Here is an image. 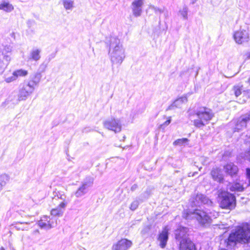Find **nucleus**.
Masks as SVG:
<instances>
[{"instance_id": "obj_23", "label": "nucleus", "mask_w": 250, "mask_h": 250, "mask_svg": "<svg viewBox=\"0 0 250 250\" xmlns=\"http://www.w3.org/2000/svg\"><path fill=\"white\" fill-rule=\"evenodd\" d=\"M41 50L38 48H34L30 52L28 59L29 61H38L41 59L40 53Z\"/></svg>"}, {"instance_id": "obj_51", "label": "nucleus", "mask_w": 250, "mask_h": 250, "mask_svg": "<svg viewBox=\"0 0 250 250\" xmlns=\"http://www.w3.org/2000/svg\"><path fill=\"white\" fill-rule=\"evenodd\" d=\"M177 163H181V161H177Z\"/></svg>"}, {"instance_id": "obj_47", "label": "nucleus", "mask_w": 250, "mask_h": 250, "mask_svg": "<svg viewBox=\"0 0 250 250\" xmlns=\"http://www.w3.org/2000/svg\"><path fill=\"white\" fill-rule=\"evenodd\" d=\"M0 250H5V249L3 247H1L0 248Z\"/></svg>"}, {"instance_id": "obj_50", "label": "nucleus", "mask_w": 250, "mask_h": 250, "mask_svg": "<svg viewBox=\"0 0 250 250\" xmlns=\"http://www.w3.org/2000/svg\"><path fill=\"white\" fill-rule=\"evenodd\" d=\"M85 130H86V128H85V129L83 131V132H86V131Z\"/></svg>"}, {"instance_id": "obj_25", "label": "nucleus", "mask_w": 250, "mask_h": 250, "mask_svg": "<svg viewBox=\"0 0 250 250\" xmlns=\"http://www.w3.org/2000/svg\"><path fill=\"white\" fill-rule=\"evenodd\" d=\"M13 5L10 3L7 0H2L0 3V10L7 13H10L14 10Z\"/></svg>"}, {"instance_id": "obj_44", "label": "nucleus", "mask_w": 250, "mask_h": 250, "mask_svg": "<svg viewBox=\"0 0 250 250\" xmlns=\"http://www.w3.org/2000/svg\"><path fill=\"white\" fill-rule=\"evenodd\" d=\"M73 250H86L83 248H78L77 249H75Z\"/></svg>"}, {"instance_id": "obj_24", "label": "nucleus", "mask_w": 250, "mask_h": 250, "mask_svg": "<svg viewBox=\"0 0 250 250\" xmlns=\"http://www.w3.org/2000/svg\"><path fill=\"white\" fill-rule=\"evenodd\" d=\"M211 175L214 181L219 183H223L224 177L220 169L218 168H213L211 171Z\"/></svg>"}, {"instance_id": "obj_4", "label": "nucleus", "mask_w": 250, "mask_h": 250, "mask_svg": "<svg viewBox=\"0 0 250 250\" xmlns=\"http://www.w3.org/2000/svg\"><path fill=\"white\" fill-rule=\"evenodd\" d=\"M195 114L198 119L194 120L193 124L197 128L205 126L214 116L212 110L206 107L199 108L196 111Z\"/></svg>"}, {"instance_id": "obj_52", "label": "nucleus", "mask_w": 250, "mask_h": 250, "mask_svg": "<svg viewBox=\"0 0 250 250\" xmlns=\"http://www.w3.org/2000/svg\"><path fill=\"white\" fill-rule=\"evenodd\" d=\"M249 58H250V55H249Z\"/></svg>"}, {"instance_id": "obj_34", "label": "nucleus", "mask_w": 250, "mask_h": 250, "mask_svg": "<svg viewBox=\"0 0 250 250\" xmlns=\"http://www.w3.org/2000/svg\"><path fill=\"white\" fill-rule=\"evenodd\" d=\"M188 142V140L187 138H182V139H178L176 140H175L173 144L174 145H184L185 144L187 143Z\"/></svg>"}, {"instance_id": "obj_11", "label": "nucleus", "mask_w": 250, "mask_h": 250, "mask_svg": "<svg viewBox=\"0 0 250 250\" xmlns=\"http://www.w3.org/2000/svg\"><path fill=\"white\" fill-rule=\"evenodd\" d=\"M46 65L43 63L42 64L40 68L42 69L41 72L37 71L34 74L31 75L29 77V81L26 83L28 84L29 86H30L34 90L35 86L38 85L40 83L41 78L42 77V72L45 71Z\"/></svg>"}, {"instance_id": "obj_16", "label": "nucleus", "mask_w": 250, "mask_h": 250, "mask_svg": "<svg viewBox=\"0 0 250 250\" xmlns=\"http://www.w3.org/2000/svg\"><path fill=\"white\" fill-rule=\"evenodd\" d=\"M169 229L167 226H165L162 232L158 235V240L160 242V246L161 248H165L167 245L168 239Z\"/></svg>"}, {"instance_id": "obj_21", "label": "nucleus", "mask_w": 250, "mask_h": 250, "mask_svg": "<svg viewBox=\"0 0 250 250\" xmlns=\"http://www.w3.org/2000/svg\"><path fill=\"white\" fill-rule=\"evenodd\" d=\"M67 202H61L56 208L51 211V214L54 216H61L62 215Z\"/></svg>"}, {"instance_id": "obj_49", "label": "nucleus", "mask_w": 250, "mask_h": 250, "mask_svg": "<svg viewBox=\"0 0 250 250\" xmlns=\"http://www.w3.org/2000/svg\"><path fill=\"white\" fill-rule=\"evenodd\" d=\"M219 250H226V249H220Z\"/></svg>"}, {"instance_id": "obj_29", "label": "nucleus", "mask_w": 250, "mask_h": 250, "mask_svg": "<svg viewBox=\"0 0 250 250\" xmlns=\"http://www.w3.org/2000/svg\"><path fill=\"white\" fill-rule=\"evenodd\" d=\"M63 5L66 10H72L74 7V1L72 0H63Z\"/></svg>"}, {"instance_id": "obj_30", "label": "nucleus", "mask_w": 250, "mask_h": 250, "mask_svg": "<svg viewBox=\"0 0 250 250\" xmlns=\"http://www.w3.org/2000/svg\"><path fill=\"white\" fill-rule=\"evenodd\" d=\"M150 194V190L146 189L144 192L140 195V196L138 197V199H139L140 202L142 203L149 198Z\"/></svg>"}, {"instance_id": "obj_14", "label": "nucleus", "mask_w": 250, "mask_h": 250, "mask_svg": "<svg viewBox=\"0 0 250 250\" xmlns=\"http://www.w3.org/2000/svg\"><path fill=\"white\" fill-rule=\"evenodd\" d=\"M144 0H134L131 4L132 14L135 17L141 16L143 11Z\"/></svg>"}, {"instance_id": "obj_40", "label": "nucleus", "mask_w": 250, "mask_h": 250, "mask_svg": "<svg viewBox=\"0 0 250 250\" xmlns=\"http://www.w3.org/2000/svg\"><path fill=\"white\" fill-rule=\"evenodd\" d=\"M170 122H171V119H170V118H169V119H168L166 121H165V123L161 125L164 126H167L170 123Z\"/></svg>"}, {"instance_id": "obj_3", "label": "nucleus", "mask_w": 250, "mask_h": 250, "mask_svg": "<svg viewBox=\"0 0 250 250\" xmlns=\"http://www.w3.org/2000/svg\"><path fill=\"white\" fill-rule=\"evenodd\" d=\"M209 209L204 210L202 208H195L192 211H188L186 215V219H193L202 227H206L209 226L212 221L208 214Z\"/></svg>"}, {"instance_id": "obj_43", "label": "nucleus", "mask_w": 250, "mask_h": 250, "mask_svg": "<svg viewBox=\"0 0 250 250\" xmlns=\"http://www.w3.org/2000/svg\"><path fill=\"white\" fill-rule=\"evenodd\" d=\"M189 177H193L195 176V173H192V172H189L188 173Z\"/></svg>"}, {"instance_id": "obj_31", "label": "nucleus", "mask_w": 250, "mask_h": 250, "mask_svg": "<svg viewBox=\"0 0 250 250\" xmlns=\"http://www.w3.org/2000/svg\"><path fill=\"white\" fill-rule=\"evenodd\" d=\"M14 75L16 76L17 79L19 77H24L27 75L28 71L26 70H23L22 69H18L17 70L14 71Z\"/></svg>"}, {"instance_id": "obj_42", "label": "nucleus", "mask_w": 250, "mask_h": 250, "mask_svg": "<svg viewBox=\"0 0 250 250\" xmlns=\"http://www.w3.org/2000/svg\"><path fill=\"white\" fill-rule=\"evenodd\" d=\"M164 16L166 18H167L169 16V12L167 10H165L164 9Z\"/></svg>"}, {"instance_id": "obj_10", "label": "nucleus", "mask_w": 250, "mask_h": 250, "mask_svg": "<svg viewBox=\"0 0 250 250\" xmlns=\"http://www.w3.org/2000/svg\"><path fill=\"white\" fill-rule=\"evenodd\" d=\"M12 47L10 46H5L0 55V72L2 73L4 69L7 66L11 60L10 55L7 54L10 53Z\"/></svg>"}, {"instance_id": "obj_38", "label": "nucleus", "mask_w": 250, "mask_h": 250, "mask_svg": "<svg viewBox=\"0 0 250 250\" xmlns=\"http://www.w3.org/2000/svg\"><path fill=\"white\" fill-rule=\"evenodd\" d=\"M14 227L18 230H28V228L27 227H21L20 226L19 224H16Z\"/></svg>"}, {"instance_id": "obj_28", "label": "nucleus", "mask_w": 250, "mask_h": 250, "mask_svg": "<svg viewBox=\"0 0 250 250\" xmlns=\"http://www.w3.org/2000/svg\"><path fill=\"white\" fill-rule=\"evenodd\" d=\"M9 179L8 176L5 174L0 175V191L2 190L3 187L5 186Z\"/></svg>"}, {"instance_id": "obj_2", "label": "nucleus", "mask_w": 250, "mask_h": 250, "mask_svg": "<svg viewBox=\"0 0 250 250\" xmlns=\"http://www.w3.org/2000/svg\"><path fill=\"white\" fill-rule=\"evenodd\" d=\"M125 49L119 39L111 37L110 39L109 55L113 65H120L125 58Z\"/></svg>"}, {"instance_id": "obj_22", "label": "nucleus", "mask_w": 250, "mask_h": 250, "mask_svg": "<svg viewBox=\"0 0 250 250\" xmlns=\"http://www.w3.org/2000/svg\"><path fill=\"white\" fill-rule=\"evenodd\" d=\"M224 168L225 172L231 176L236 174L238 170L237 167L232 163H228Z\"/></svg>"}, {"instance_id": "obj_1", "label": "nucleus", "mask_w": 250, "mask_h": 250, "mask_svg": "<svg viewBox=\"0 0 250 250\" xmlns=\"http://www.w3.org/2000/svg\"><path fill=\"white\" fill-rule=\"evenodd\" d=\"M250 241V229L248 227L238 226L231 231L228 238L225 240L226 247L232 249L238 243H248Z\"/></svg>"}, {"instance_id": "obj_27", "label": "nucleus", "mask_w": 250, "mask_h": 250, "mask_svg": "<svg viewBox=\"0 0 250 250\" xmlns=\"http://www.w3.org/2000/svg\"><path fill=\"white\" fill-rule=\"evenodd\" d=\"M229 189L232 192H242L244 190V188L242 184L236 182L229 186Z\"/></svg>"}, {"instance_id": "obj_17", "label": "nucleus", "mask_w": 250, "mask_h": 250, "mask_svg": "<svg viewBox=\"0 0 250 250\" xmlns=\"http://www.w3.org/2000/svg\"><path fill=\"white\" fill-rule=\"evenodd\" d=\"M233 38L236 43L241 44L248 41L249 34L245 30H239L234 33Z\"/></svg>"}, {"instance_id": "obj_41", "label": "nucleus", "mask_w": 250, "mask_h": 250, "mask_svg": "<svg viewBox=\"0 0 250 250\" xmlns=\"http://www.w3.org/2000/svg\"><path fill=\"white\" fill-rule=\"evenodd\" d=\"M138 188V186L136 184H134L132 186L131 188V190L132 191H135Z\"/></svg>"}, {"instance_id": "obj_46", "label": "nucleus", "mask_w": 250, "mask_h": 250, "mask_svg": "<svg viewBox=\"0 0 250 250\" xmlns=\"http://www.w3.org/2000/svg\"><path fill=\"white\" fill-rule=\"evenodd\" d=\"M21 224H25V225H27V222H22V223H20Z\"/></svg>"}, {"instance_id": "obj_12", "label": "nucleus", "mask_w": 250, "mask_h": 250, "mask_svg": "<svg viewBox=\"0 0 250 250\" xmlns=\"http://www.w3.org/2000/svg\"><path fill=\"white\" fill-rule=\"evenodd\" d=\"M250 125V113L243 115L239 118L235 123L234 131L243 130Z\"/></svg>"}, {"instance_id": "obj_33", "label": "nucleus", "mask_w": 250, "mask_h": 250, "mask_svg": "<svg viewBox=\"0 0 250 250\" xmlns=\"http://www.w3.org/2000/svg\"><path fill=\"white\" fill-rule=\"evenodd\" d=\"M140 203V201L138 199V198H136V199L131 204L129 208L130 209L133 211L137 209Z\"/></svg>"}, {"instance_id": "obj_8", "label": "nucleus", "mask_w": 250, "mask_h": 250, "mask_svg": "<svg viewBox=\"0 0 250 250\" xmlns=\"http://www.w3.org/2000/svg\"><path fill=\"white\" fill-rule=\"evenodd\" d=\"M94 178L91 176L86 177L82 182L81 185L75 192L76 197L79 198L86 194L93 186Z\"/></svg>"}, {"instance_id": "obj_20", "label": "nucleus", "mask_w": 250, "mask_h": 250, "mask_svg": "<svg viewBox=\"0 0 250 250\" xmlns=\"http://www.w3.org/2000/svg\"><path fill=\"white\" fill-rule=\"evenodd\" d=\"M188 101V98L186 96L181 97L176 100L170 105L167 108L168 110H174L176 108H180L183 104H185Z\"/></svg>"}, {"instance_id": "obj_37", "label": "nucleus", "mask_w": 250, "mask_h": 250, "mask_svg": "<svg viewBox=\"0 0 250 250\" xmlns=\"http://www.w3.org/2000/svg\"><path fill=\"white\" fill-rule=\"evenodd\" d=\"M149 8L152 10H154L156 14H157V13H159L161 14L164 12V9L159 8L152 5H150Z\"/></svg>"}, {"instance_id": "obj_13", "label": "nucleus", "mask_w": 250, "mask_h": 250, "mask_svg": "<svg viewBox=\"0 0 250 250\" xmlns=\"http://www.w3.org/2000/svg\"><path fill=\"white\" fill-rule=\"evenodd\" d=\"M38 224L41 229H49L57 225V220L55 218L44 216L38 221Z\"/></svg>"}, {"instance_id": "obj_5", "label": "nucleus", "mask_w": 250, "mask_h": 250, "mask_svg": "<svg viewBox=\"0 0 250 250\" xmlns=\"http://www.w3.org/2000/svg\"><path fill=\"white\" fill-rule=\"evenodd\" d=\"M220 207L224 209H232L236 206L235 196L228 192L222 191L218 194Z\"/></svg>"}, {"instance_id": "obj_19", "label": "nucleus", "mask_w": 250, "mask_h": 250, "mask_svg": "<svg viewBox=\"0 0 250 250\" xmlns=\"http://www.w3.org/2000/svg\"><path fill=\"white\" fill-rule=\"evenodd\" d=\"M188 228L186 227H180L175 230V235L176 239L180 243L182 240L189 239L187 237Z\"/></svg>"}, {"instance_id": "obj_32", "label": "nucleus", "mask_w": 250, "mask_h": 250, "mask_svg": "<svg viewBox=\"0 0 250 250\" xmlns=\"http://www.w3.org/2000/svg\"><path fill=\"white\" fill-rule=\"evenodd\" d=\"M188 8L187 6H184L183 8L179 10V13L183 17L184 20L188 19Z\"/></svg>"}, {"instance_id": "obj_7", "label": "nucleus", "mask_w": 250, "mask_h": 250, "mask_svg": "<svg viewBox=\"0 0 250 250\" xmlns=\"http://www.w3.org/2000/svg\"><path fill=\"white\" fill-rule=\"evenodd\" d=\"M190 205L192 207L202 208L201 206L205 205L207 207H211L213 202L206 195L197 193L196 195H193L190 199Z\"/></svg>"}, {"instance_id": "obj_45", "label": "nucleus", "mask_w": 250, "mask_h": 250, "mask_svg": "<svg viewBox=\"0 0 250 250\" xmlns=\"http://www.w3.org/2000/svg\"><path fill=\"white\" fill-rule=\"evenodd\" d=\"M34 233H39V231L38 229H36L34 231Z\"/></svg>"}, {"instance_id": "obj_48", "label": "nucleus", "mask_w": 250, "mask_h": 250, "mask_svg": "<svg viewBox=\"0 0 250 250\" xmlns=\"http://www.w3.org/2000/svg\"><path fill=\"white\" fill-rule=\"evenodd\" d=\"M192 173H195V176L198 173L197 172H193Z\"/></svg>"}, {"instance_id": "obj_35", "label": "nucleus", "mask_w": 250, "mask_h": 250, "mask_svg": "<svg viewBox=\"0 0 250 250\" xmlns=\"http://www.w3.org/2000/svg\"><path fill=\"white\" fill-rule=\"evenodd\" d=\"M16 76L14 75V72L12 73L11 76L7 77L5 75H4V81L7 83H10L13 82L17 80Z\"/></svg>"}, {"instance_id": "obj_39", "label": "nucleus", "mask_w": 250, "mask_h": 250, "mask_svg": "<svg viewBox=\"0 0 250 250\" xmlns=\"http://www.w3.org/2000/svg\"><path fill=\"white\" fill-rule=\"evenodd\" d=\"M244 158L250 162V150L246 152L245 154Z\"/></svg>"}, {"instance_id": "obj_9", "label": "nucleus", "mask_w": 250, "mask_h": 250, "mask_svg": "<svg viewBox=\"0 0 250 250\" xmlns=\"http://www.w3.org/2000/svg\"><path fill=\"white\" fill-rule=\"evenodd\" d=\"M104 128L108 130L118 133L121 131L122 125L120 120L118 119L111 118L104 121L103 123Z\"/></svg>"}, {"instance_id": "obj_36", "label": "nucleus", "mask_w": 250, "mask_h": 250, "mask_svg": "<svg viewBox=\"0 0 250 250\" xmlns=\"http://www.w3.org/2000/svg\"><path fill=\"white\" fill-rule=\"evenodd\" d=\"M232 90L236 97L239 96L242 93V89L239 86H234Z\"/></svg>"}, {"instance_id": "obj_18", "label": "nucleus", "mask_w": 250, "mask_h": 250, "mask_svg": "<svg viewBox=\"0 0 250 250\" xmlns=\"http://www.w3.org/2000/svg\"><path fill=\"white\" fill-rule=\"evenodd\" d=\"M180 250H197L194 243L190 239L182 240L179 243Z\"/></svg>"}, {"instance_id": "obj_15", "label": "nucleus", "mask_w": 250, "mask_h": 250, "mask_svg": "<svg viewBox=\"0 0 250 250\" xmlns=\"http://www.w3.org/2000/svg\"><path fill=\"white\" fill-rule=\"evenodd\" d=\"M132 245L131 241L127 239H122L112 246V250H127Z\"/></svg>"}, {"instance_id": "obj_26", "label": "nucleus", "mask_w": 250, "mask_h": 250, "mask_svg": "<svg viewBox=\"0 0 250 250\" xmlns=\"http://www.w3.org/2000/svg\"><path fill=\"white\" fill-rule=\"evenodd\" d=\"M53 199H60L62 201V202L68 203V201L66 200V197L63 191L56 189L53 192Z\"/></svg>"}, {"instance_id": "obj_6", "label": "nucleus", "mask_w": 250, "mask_h": 250, "mask_svg": "<svg viewBox=\"0 0 250 250\" xmlns=\"http://www.w3.org/2000/svg\"><path fill=\"white\" fill-rule=\"evenodd\" d=\"M34 90V89L33 88L29 86L28 84L25 82L20 86L18 98L16 99H13L12 97L15 96L16 94L12 93L9 97L8 101L12 102L14 104H17L21 101L25 100L28 96L33 92Z\"/></svg>"}]
</instances>
